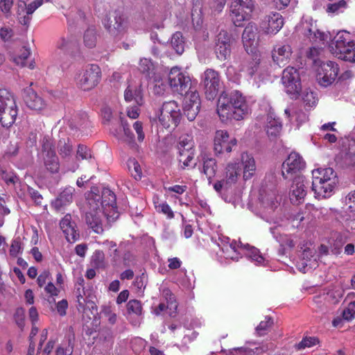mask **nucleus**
Segmentation results:
<instances>
[{"mask_svg":"<svg viewBox=\"0 0 355 355\" xmlns=\"http://www.w3.org/2000/svg\"><path fill=\"white\" fill-rule=\"evenodd\" d=\"M85 223L95 233L102 234L103 227L101 214L103 213L107 218L113 220L119 216L116 196L108 188H103L100 191L98 187H92L85 193Z\"/></svg>","mask_w":355,"mask_h":355,"instance_id":"nucleus-1","label":"nucleus"},{"mask_svg":"<svg viewBox=\"0 0 355 355\" xmlns=\"http://www.w3.org/2000/svg\"><path fill=\"white\" fill-rule=\"evenodd\" d=\"M248 105L242 94L233 91L230 94L223 92L218 100L217 113L220 120L227 123L232 119L240 121L248 114Z\"/></svg>","mask_w":355,"mask_h":355,"instance_id":"nucleus-2","label":"nucleus"},{"mask_svg":"<svg viewBox=\"0 0 355 355\" xmlns=\"http://www.w3.org/2000/svg\"><path fill=\"white\" fill-rule=\"evenodd\" d=\"M312 191L316 198L330 197L337 182L336 172L331 168H318L312 171Z\"/></svg>","mask_w":355,"mask_h":355,"instance_id":"nucleus-3","label":"nucleus"},{"mask_svg":"<svg viewBox=\"0 0 355 355\" xmlns=\"http://www.w3.org/2000/svg\"><path fill=\"white\" fill-rule=\"evenodd\" d=\"M79 42L73 34H67L61 37L56 44L54 60L64 70L69 67L70 58L79 53Z\"/></svg>","mask_w":355,"mask_h":355,"instance_id":"nucleus-4","label":"nucleus"},{"mask_svg":"<svg viewBox=\"0 0 355 355\" xmlns=\"http://www.w3.org/2000/svg\"><path fill=\"white\" fill-rule=\"evenodd\" d=\"M182 113L178 103L175 101L164 102L160 107L155 111V120L159 121L165 128L171 125L177 127L182 119Z\"/></svg>","mask_w":355,"mask_h":355,"instance_id":"nucleus-5","label":"nucleus"},{"mask_svg":"<svg viewBox=\"0 0 355 355\" xmlns=\"http://www.w3.org/2000/svg\"><path fill=\"white\" fill-rule=\"evenodd\" d=\"M280 198L276 188V180L273 174L266 177L265 184L261 193V200L268 214L274 212L279 206Z\"/></svg>","mask_w":355,"mask_h":355,"instance_id":"nucleus-6","label":"nucleus"},{"mask_svg":"<svg viewBox=\"0 0 355 355\" xmlns=\"http://www.w3.org/2000/svg\"><path fill=\"white\" fill-rule=\"evenodd\" d=\"M223 82L220 73L213 69H207L201 75L200 86L202 87L206 99H215L222 88Z\"/></svg>","mask_w":355,"mask_h":355,"instance_id":"nucleus-7","label":"nucleus"},{"mask_svg":"<svg viewBox=\"0 0 355 355\" xmlns=\"http://www.w3.org/2000/svg\"><path fill=\"white\" fill-rule=\"evenodd\" d=\"M105 29L109 33L117 37L125 32L128 28V18L123 12L116 9L110 12L103 21Z\"/></svg>","mask_w":355,"mask_h":355,"instance_id":"nucleus-8","label":"nucleus"},{"mask_svg":"<svg viewBox=\"0 0 355 355\" xmlns=\"http://www.w3.org/2000/svg\"><path fill=\"white\" fill-rule=\"evenodd\" d=\"M282 81L287 94L292 98H297L302 90L301 80L297 69L288 67L284 69Z\"/></svg>","mask_w":355,"mask_h":355,"instance_id":"nucleus-9","label":"nucleus"},{"mask_svg":"<svg viewBox=\"0 0 355 355\" xmlns=\"http://www.w3.org/2000/svg\"><path fill=\"white\" fill-rule=\"evenodd\" d=\"M168 83L174 92L183 96L191 89V79L185 76L181 69L178 67H173L168 75Z\"/></svg>","mask_w":355,"mask_h":355,"instance_id":"nucleus-10","label":"nucleus"},{"mask_svg":"<svg viewBox=\"0 0 355 355\" xmlns=\"http://www.w3.org/2000/svg\"><path fill=\"white\" fill-rule=\"evenodd\" d=\"M305 162L296 152H292L282 165V175L285 180L293 178L305 168Z\"/></svg>","mask_w":355,"mask_h":355,"instance_id":"nucleus-11","label":"nucleus"},{"mask_svg":"<svg viewBox=\"0 0 355 355\" xmlns=\"http://www.w3.org/2000/svg\"><path fill=\"white\" fill-rule=\"evenodd\" d=\"M236 145V139L230 137L227 131L220 130L216 132L214 140V150L216 155L229 154Z\"/></svg>","mask_w":355,"mask_h":355,"instance_id":"nucleus-12","label":"nucleus"},{"mask_svg":"<svg viewBox=\"0 0 355 355\" xmlns=\"http://www.w3.org/2000/svg\"><path fill=\"white\" fill-rule=\"evenodd\" d=\"M293 179L290 187L289 198L293 204L299 205L304 202L307 194L309 183L305 180L304 176L297 175Z\"/></svg>","mask_w":355,"mask_h":355,"instance_id":"nucleus-13","label":"nucleus"},{"mask_svg":"<svg viewBox=\"0 0 355 355\" xmlns=\"http://www.w3.org/2000/svg\"><path fill=\"white\" fill-rule=\"evenodd\" d=\"M339 68L333 61H328L320 64L317 74L320 85L327 87L331 85L338 76Z\"/></svg>","mask_w":355,"mask_h":355,"instance_id":"nucleus-14","label":"nucleus"},{"mask_svg":"<svg viewBox=\"0 0 355 355\" xmlns=\"http://www.w3.org/2000/svg\"><path fill=\"white\" fill-rule=\"evenodd\" d=\"M232 36L227 31L221 30L216 37L215 53L220 61L228 60L231 55Z\"/></svg>","mask_w":355,"mask_h":355,"instance_id":"nucleus-15","label":"nucleus"},{"mask_svg":"<svg viewBox=\"0 0 355 355\" xmlns=\"http://www.w3.org/2000/svg\"><path fill=\"white\" fill-rule=\"evenodd\" d=\"M101 69L96 64L88 66L78 79L79 87L85 90L94 88L99 82L101 78Z\"/></svg>","mask_w":355,"mask_h":355,"instance_id":"nucleus-16","label":"nucleus"},{"mask_svg":"<svg viewBox=\"0 0 355 355\" xmlns=\"http://www.w3.org/2000/svg\"><path fill=\"white\" fill-rule=\"evenodd\" d=\"M284 25V19L278 12H271L265 16L259 24V28L265 34L275 35Z\"/></svg>","mask_w":355,"mask_h":355,"instance_id":"nucleus-17","label":"nucleus"},{"mask_svg":"<svg viewBox=\"0 0 355 355\" xmlns=\"http://www.w3.org/2000/svg\"><path fill=\"white\" fill-rule=\"evenodd\" d=\"M292 48L288 44H277L272 51V58L273 62L279 67L286 65L292 55Z\"/></svg>","mask_w":355,"mask_h":355,"instance_id":"nucleus-18","label":"nucleus"},{"mask_svg":"<svg viewBox=\"0 0 355 355\" xmlns=\"http://www.w3.org/2000/svg\"><path fill=\"white\" fill-rule=\"evenodd\" d=\"M60 226L65 235L66 239L70 243H74L79 237V230L75 222L71 220L70 214H67L60 221Z\"/></svg>","mask_w":355,"mask_h":355,"instance_id":"nucleus-19","label":"nucleus"},{"mask_svg":"<svg viewBox=\"0 0 355 355\" xmlns=\"http://www.w3.org/2000/svg\"><path fill=\"white\" fill-rule=\"evenodd\" d=\"M354 44V42L350 37L349 33L346 31H339L336 35L334 36L331 40L329 48L335 54L336 53L345 50L349 46Z\"/></svg>","mask_w":355,"mask_h":355,"instance_id":"nucleus-20","label":"nucleus"},{"mask_svg":"<svg viewBox=\"0 0 355 355\" xmlns=\"http://www.w3.org/2000/svg\"><path fill=\"white\" fill-rule=\"evenodd\" d=\"M24 99L26 105L35 111H40L46 106L44 100L31 87L24 89Z\"/></svg>","mask_w":355,"mask_h":355,"instance_id":"nucleus-21","label":"nucleus"},{"mask_svg":"<svg viewBox=\"0 0 355 355\" xmlns=\"http://www.w3.org/2000/svg\"><path fill=\"white\" fill-rule=\"evenodd\" d=\"M74 191V188L71 187L65 188L59 193L58 197L52 201L51 206L56 211H61L66 206L70 205L72 202Z\"/></svg>","mask_w":355,"mask_h":355,"instance_id":"nucleus-22","label":"nucleus"},{"mask_svg":"<svg viewBox=\"0 0 355 355\" xmlns=\"http://www.w3.org/2000/svg\"><path fill=\"white\" fill-rule=\"evenodd\" d=\"M258 38V28L254 23H249L245 28L243 35L242 41L245 51L248 53V48L253 45V43Z\"/></svg>","mask_w":355,"mask_h":355,"instance_id":"nucleus-23","label":"nucleus"},{"mask_svg":"<svg viewBox=\"0 0 355 355\" xmlns=\"http://www.w3.org/2000/svg\"><path fill=\"white\" fill-rule=\"evenodd\" d=\"M273 348L272 343L262 344L261 346L250 349L248 347H241L233 348L230 352V355H260Z\"/></svg>","mask_w":355,"mask_h":355,"instance_id":"nucleus-24","label":"nucleus"},{"mask_svg":"<svg viewBox=\"0 0 355 355\" xmlns=\"http://www.w3.org/2000/svg\"><path fill=\"white\" fill-rule=\"evenodd\" d=\"M68 124L71 130L75 131L86 128L89 125L87 114L84 112H74L68 119Z\"/></svg>","mask_w":355,"mask_h":355,"instance_id":"nucleus-25","label":"nucleus"},{"mask_svg":"<svg viewBox=\"0 0 355 355\" xmlns=\"http://www.w3.org/2000/svg\"><path fill=\"white\" fill-rule=\"evenodd\" d=\"M17 116V108L15 101L14 105L6 106L0 112V123L3 127H10L15 121Z\"/></svg>","mask_w":355,"mask_h":355,"instance_id":"nucleus-26","label":"nucleus"},{"mask_svg":"<svg viewBox=\"0 0 355 355\" xmlns=\"http://www.w3.org/2000/svg\"><path fill=\"white\" fill-rule=\"evenodd\" d=\"M241 169L240 163H229L227 165L223 178L227 185H230L231 187L233 184H236L239 176L241 175Z\"/></svg>","mask_w":355,"mask_h":355,"instance_id":"nucleus-27","label":"nucleus"},{"mask_svg":"<svg viewBox=\"0 0 355 355\" xmlns=\"http://www.w3.org/2000/svg\"><path fill=\"white\" fill-rule=\"evenodd\" d=\"M260 69V58L259 55L254 54L248 55L245 58V62L242 64L241 71H245L248 76L252 77L257 73H258Z\"/></svg>","mask_w":355,"mask_h":355,"instance_id":"nucleus-28","label":"nucleus"},{"mask_svg":"<svg viewBox=\"0 0 355 355\" xmlns=\"http://www.w3.org/2000/svg\"><path fill=\"white\" fill-rule=\"evenodd\" d=\"M243 168V179L245 180L250 179L256 171L255 161L254 158L248 153L241 155V164Z\"/></svg>","mask_w":355,"mask_h":355,"instance_id":"nucleus-29","label":"nucleus"},{"mask_svg":"<svg viewBox=\"0 0 355 355\" xmlns=\"http://www.w3.org/2000/svg\"><path fill=\"white\" fill-rule=\"evenodd\" d=\"M124 98L127 102L135 101L138 105H141L144 103V99L141 86L135 87L128 86L125 90Z\"/></svg>","mask_w":355,"mask_h":355,"instance_id":"nucleus-30","label":"nucleus"},{"mask_svg":"<svg viewBox=\"0 0 355 355\" xmlns=\"http://www.w3.org/2000/svg\"><path fill=\"white\" fill-rule=\"evenodd\" d=\"M178 153L183 154L186 152H194V141L191 135H184L180 137L178 144Z\"/></svg>","mask_w":355,"mask_h":355,"instance_id":"nucleus-31","label":"nucleus"},{"mask_svg":"<svg viewBox=\"0 0 355 355\" xmlns=\"http://www.w3.org/2000/svg\"><path fill=\"white\" fill-rule=\"evenodd\" d=\"M43 157L44 165L46 169L52 174L58 173L60 169V162L55 154L44 155Z\"/></svg>","mask_w":355,"mask_h":355,"instance_id":"nucleus-32","label":"nucleus"},{"mask_svg":"<svg viewBox=\"0 0 355 355\" xmlns=\"http://www.w3.org/2000/svg\"><path fill=\"white\" fill-rule=\"evenodd\" d=\"M171 45L177 54L181 55L184 51L185 41L181 32L175 33L171 40Z\"/></svg>","mask_w":355,"mask_h":355,"instance_id":"nucleus-33","label":"nucleus"},{"mask_svg":"<svg viewBox=\"0 0 355 355\" xmlns=\"http://www.w3.org/2000/svg\"><path fill=\"white\" fill-rule=\"evenodd\" d=\"M97 32L95 28L89 27L83 35V42L85 46L92 49L96 46L97 42Z\"/></svg>","mask_w":355,"mask_h":355,"instance_id":"nucleus-34","label":"nucleus"},{"mask_svg":"<svg viewBox=\"0 0 355 355\" xmlns=\"http://www.w3.org/2000/svg\"><path fill=\"white\" fill-rule=\"evenodd\" d=\"M91 265L96 269H104L107 266L105 254L102 250H96L91 257Z\"/></svg>","mask_w":355,"mask_h":355,"instance_id":"nucleus-35","label":"nucleus"},{"mask_svg":"<svg viewBox=\"0 0 355 355\" xmlns=\"http://www.w3.org/2000/svg\"><path fill=\"white\" fill-rule=\"evenodd\" d=\"M273 319L270 316H266L265 320L261 321L255 328V335L259 337L266 335L273 325Z\"/></svg>","mask_w":355,"mask_h":355,"instance_id":"nucleus-36","label":"nucleus"},{"mask_svg":"<svg viewBox=\"0 0 355 355\" xmlns=\"http://www.w3.org/2000/svg\"><path fill=\"white\" fill-rule=\"evenodd\" d=\"M230 17L234 25L241 27L243 26V22L246 20L247 14L245 11L241 10L239 8H231Z\"/></svg>","mask_w":355,"mask_h":355,"instance_id":"nucleus-37","label":"nucleus"},{"mask_svg":"<svg viewBox=\"0 0 355 355\" xmlns=\"http://www.w3.org/2000/svg\"><path fill=\"white\" fill-rule=\"evenodd\" d=\"M282 125L281 122L275 119L268 121L267 125V135L271 139H274L279 135Z\"/></svg>","mask_w":355,"mask_h":355,"instance_id":"nucleus-38","label":"nucleus"},{"mask_svg":"<svg viewBox=\"0 0 355 355\" xmlns=\"http://www.w3.org/2000/svg\"><path fill=\"white\" fill-rule=\"evenodd\" d=\"M217 171L216 161L214 158H204L203 172L209 180L216 175Z\"/></svg>","mask_w":355,"mask_h":355,"instance_id":"nucleus-39","label":"nucleus"},{"mask_svg":"<svg viewBox=\"0 0 355 355\" xmlns=\"http://www.w3.org/2000/svg\"><path fill=\"white\" fill-rule=\"evenodd\" d=\"M58 150L62 158L69 157L71 155L73 148L69 138L60 139L58 144Z\"/></svg>","mask_w":355,"mask_h":355,"instance_id":"nucleus-40","label":"nucleus"},{"mask_svg":"<svg viewBox=\"0 0 355 355\" xmlns=\"http://www.w3.org/2000/svg\"><path fill=\"white\" fill-rule=\"evenodd\" d=\"M155 67L150 59L141 58L139 64V70L146 78H150L153 73Z\"/></svg>","mask_w":355,"mask_h":355,"instance_id":"nucleus-41","label":"nucleus"},{"mask_svg":"<svg viewBox=\"0 0 355 355\" xmlns=\"http://www.w3.org/2000/svg\"><path fill=\"white\" fill-rule=\"evenodd\" d=\"M354 43L345 48V50L340 51L335 54L338 57L339 59L355 63V48L354 47Z\"/></svg>","mask_w":355,"mask_h":355,"instance_id":"nucleus-42","label":"nucleus"},{"mask_svg":"<svg viewBox=\"0 0 355 355\" xmlns=\"http://www.w3.org/2000/svg\"><path fill=\"white\" fill-rule=\"evenodd\" d=\"M163 293L167 302V308L171 311L169 315L171 317H174L178 309L175 297L169 289L164 290Z\"/></svg>","mask_w":355,"mask_h":355,"instance_id":"nucleus-43","label":"nucleus"},{"mask_svg":"<svg viewBox=\"0 0 355 355\" xmlns=\"http://www.w3.org/2000/svg\"><path fill=\"white\" fill-rule=\"evenodd\" d=\"M128 168L131 175L136 180H140L142 176L141 166L135 158H130L128 160Z\"/></svg>","mask_w":355,"mask_h":355,"instance_id":"nucleus-44","label":"nucleus"},{"mask_svg":"<svg viewBox=\"0 0 355 355\" xmlns=\"http://www.w3.org/2000/svg\"><path fill=\"white\" fill-rule=\"evenodd\" d=\"M200 109V106L184 103L183 112L184 115L189 121H193L197 116Z\"/></svg>","mask_w":355,"mask_h":355,"instance_id":"nucleus-45","label":"nucleus"},{"mask_svg":"<svg viewBox=\"0 0 355 355\" xmlns=\"http://www.w3.org/2000/svg\"><path fill=\"white\" fill-rule=\"evenodd\" d=\"M247 246L248 247L247 257L258 266L264 265L265 259L260 254L259 250L249 245H247Z\"/></svg>","mask_w":355,"mask_h":355,"instance_id":"nucleus-46","label":"nucleus"},{"mask_svg":"<svg viewBox=\"0 0 355 355\" xmlns=\"http://www.w3.org/2000/svg\"><path fill=\"white\" fill-rule=\"evenodd\" d=\"M231 8H239L241 10L252 12L254 6L252 0H233Z\"/></svg>","mask_w":355,"mask_h":355,"instance_id":"nucleus-47","label":"nucleus"},{"mask_svg":"<svg viewBox=\"0 0 355 355\" xmlns=\"http://www.w3.org/2000/svg\"><path fill=\"white\" fill-rule=\"evenodd\" d=\"M55 154L54 146L51 139L49 137H44L42 140V155H52Z\"/></svg>","mask_w":355,"mask_h":355,"instance_id":"nucleus-48","label":"nucleus"},{"mask_svg":"<svg viewBox=\"0 0 355 355\" xmlns=\"http://www.w3.org/2000/svg\"><path fill=\"white\" fill-rule=\"evenodd\" d=\"M319 343V340L316 337H305L299 343L295 345V349L302 350L306 347H311Z\"/></svg>","mask_w":355,"mask_h":355,"instance_id":"nucleus-49","label":"nucleus"},{"mask_svg":"<svg viewBox=\"0 0 355 355\" xmlns=\"http://www.w3.org/2000/svg\"><path fill=\"white\" fill-rule=\"evenodd\" d=\"M73 351V345L71 338H68L65 343L62 345L57 349L56 355H72Z\"/></svg>","mask_w":355,"mask_h":355,"instance_id":"nucleus-50","label":"nucleus"},{"mask_svg":"<svg viewBox=\"0 0 355 355\" xmlns=\"http://www.w3.org/2000/svg\"><path fill=\"white\" fill-rule=\"evenodd\" d=\"M127 309L129 313H132L137 315H141L142 313L141 304L137 300H130L127 304Z\"/></svg>","mask_w":355,"mask_h":355,"instance_id":"nucleus-51","label":"nucleus"},{"mask_svg":"<svg viewBox=\"0 0 355 355\" xmlns=\"http://www.w3.org/2000/svg\"><path fill=\"white\" fill-rule=\"evenodd\" d=\"M183 95L185 96L184 103L200 106V96L196 91L192 92L189 90L187 94H184Z\"/></svg>","mask_w":355,"mask_h":355,"instance_id":"nucleus-52","label":"nucleus"},{"mask_svg":"<svg viewBox=\"0 0 355 355\" xmlns=\"http://www.w3.org/2000/svg\"><path fill=\"white\" fill-rule=\"evenodd\" d=\"M346 205L348 206V209L351 214V216L355 218V191L349 193L345 200Z\"/></svg>","mask_w":355,"mask_h":355,"instance_id":"nucleus-53","label":"nucleus"},{"mask_svg":"<svg viewBox=\"0 0 355 355\" xmlns=\"http://www.w3.org/2000/svg\"><path fill=\"white\" fill-rule=\"evenodd\" d=\"M343 318L350 321L355 318V301L351 302L343 311Z\"/></svg>","mask_w":355,"mask_h":355,"instance_id":"nucleus-54","label":"nucleus"},{"mask_svg":"<svg viewBox=\"0 0 355 355\" xmlns=\"http://www.w3.org/2000/svg\"><path fill=\"white\" fill-rule=\"evenodd\" d=\"M30 50L26 47H23L20 51V54L15 58V61L18 65L25 66V61L29 57Z\"/></svg>","mask_w":355,"mask_h":355,"instance_id":"nucleus-55","label":"nucleus"},{"mask_svg":"<svg viewBox=\"0 0 355 355\" xmlns=\"http://www.w3.org/2000/svg\"><path fill=\"white\" fill-rule=\"evenodd\" d=\"M194 157V152H186V153L180 154L178 160L180 163H182V168L189 166L191 162L193 160Z\"/></svg>","mask_w":355,"mask_h":355,"instance_id":"nucleus-56","label":"nucleus"},{"mask_svg":"<svg viewBox=\"0 0 355 355\" xmlns=\"http://www.w3.org/2000/svg\"><path fill=\"white\" fill-rule=\"evenodd\" d=\"M121 125L123 128L124 134L127 138L126 139L127 141L131 146H134L135 144V139H134L135 135L132 133V132L131 131V130L130 129L128 124L125 121H123V120H121Z\"/></svg>","mask_w":355,"mask_h":355,"instance_id":"nucleus-57","label":"nucleus"},{"mask_svg":"<svg viewBox=\"0 0 355 355\" xmlns=\"http://www.w3.org/2000/svg\"><path fill=\"white\" fill-rule=\"evenodd\" d=\"M22 248L21 246L20 239L16 238L12 240L10 249V254L12 257H17V255L19 253H21Z\"/></svg>","mask_w":355,"mask_h":355,"instance_id":"nucleus-58","label":"nucleus"},{"mask_svg":"<svg viewBox=\"0 0 355 355\" xmlns=\"http://www.w3.org/2000/svg\"><path fill=\"white\" fill-rule=\"evenodd\" d=\"M12 6L13 0H0V10L6 17L10 15Z\"/></svg>","mask_w":355,"mask_h":355,"instance_id":"nucleus-59","label":"nucleus"},{"mask_svg":"<svg viewBox=\"0 0 355 355\" xmlns=\"http://www.w3.org/2000/svg\"><path fill=\"white\" fill-rule=\"evenodd\" d=\"M347 3L345 0H340L338 2L329 3L327 11L329 12H335L346 7Z\"/></svg>","mask_w":355,"mask_h":355,"instance_id":"nucleus-60","label":"nucleus"},{"mask_svg":"<svg viewBox=\"0 0 355 355\" xmlns=\"http://www.w3.org/2000/svg\"><path fill=\"white\" fill-rule=\"evenodd\" d=\"M14 317L18 327L21 329H23L24 327V309L21 307L17 308Z\"/></svg>","mask_w":355,"mask_h":355,"instance_id":"nucleus-61","label":"nucleus"},{"mask_svg":"<svg viewBox=\"0 0 355 355\" xmlns=\"http://www.w3.org/2000/svg\"><path fill=\"white\" fill-rule=\"evenodd\" d=\"M77 157H80L83 159H87L91 158L92 155L89 148H88L86 146L79 144L78 146Z\"/></svg>","mask_w":355,"mask_h":355,"instance_id":"nucleus-62","label":"nucleus"},{"mask_svg":"<svg viewBox=\"0 0 355 355\" xmlns=\"http://www.w3.org/2000/svg\"><path fill=\"white\" fill-rule=\"evenodd\" d=\"M344 243L345 241L343 240V236L340 235H338L336 240L334 241L333 245L331 246L332 253L334 254H340L341 251V248Z\"/></svg>","mask_w":355,"mask_h":355,"instance_id":"nucleus-63","label":"nucleus"},{"mask_svg":"<svg viewBox=\"0 0 355 355\" xmlns=\"http://www.w3.org/2000/svg\"><path fill=\"white\" fill-rule=\"evenodd\" d=\"M227 0H213L211 4V8L215 14L221 12L223 10Z\"/></svg>","mask_w":355,"mask_h":355,"instance_id":"nucleus-64","label":"nucleus"}]
</instances>
